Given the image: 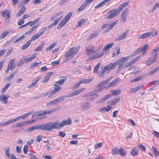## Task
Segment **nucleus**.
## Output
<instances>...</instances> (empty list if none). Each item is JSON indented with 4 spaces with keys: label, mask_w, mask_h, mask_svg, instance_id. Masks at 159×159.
Wrapping results in <instances>:
<instances>
[{
    "label": "nucleus",
    "mask_w": 159,
    "mask_h": 159,
    "mask_svg": "<svg viewBox=\"0 0 159 159\" xmlns=\"http://www.w3.org/2000/svg\"><path fill=\"white\" fill-rule=\"evenodd\" d=\"M87 5L85 3H83L80 6V7L79 8L78 10V11H83Z\"/></svg>",
    "instance_id": "nucleus-52"
},
{
    "label": "nucleus",
    "mask_w": 159,
    "mask_h": 159,
    "mask_svg": "<svg viewBox=\"0 0 159 159\" xmlns=\"http://www.w3.org/2000/svg\"><path fill=\"white\" fill-rule=\"evenodd\" d=\"M35 114H36L37 116L44 115L43 111H40L38 112H35Z\"/></svg>",
    "instance_id": "nucleus-64"
},
{
    "label": "nucleus",
    "mask_w": 159,
    "mask_h": 159,
    "mask_svg": "<svg viewBox=\"0 0 159 159\" xmlns=\"http://www.w3.org/2000/svg\"><path fill=\"white\" fill-rule=\"evenodd\" d=\"M28 155L29 156V158L30 159H39L37 158L33 153H30L28 154Z\"/></svg>",
    "instance_id": "nucleus-62"
},
{
    "label": "nucleus",
    "mask_w": 159,
    "mask_h": 159,
    "mask_svg": "<svg viewBox=\"0 0 159 159\" xmlns=\"http://www.w3.org/2000/svg\"><path fill=\"white\" fill-rule=\"evenodd\" d=\"M71 123L70 118H68L67 120H64L61 123H58L57 121L54 122H47L39 125L40 130H47L48 131H51L53 129H59L65 125H70Z\"/></svg>",
    "instance_id": "nucleus-1"
},
{
    "label": "nucleus",
    "mask_w": 159,
    "mask_h": 159,
    "mask_svg": "<svg viewBox=\"0 0 159 159\" xmlns=\"http://www.w3.org/2000/svg\"><path fill=\"white\" fill-rule=\"evenodd\" d=\"M25 57H23L22 58L19 63L17 64V66L18 67H20L24 64V62H25Z\"/></svg>",
    "instance_id": "nucleus-45"
},
{
    "label": "nucleus",
    "mask_w": 159,
    "mask_h": 159,
    "mask_svg": "<svg viewBox=\"0 0 159 159\" xmlns=\"http://www.w3.org/2000/svg\"><path fill=\"white\" fill-rule=\"evenodd\" d=\"M118 21V20H117L114 21L112 24L110 25L107 28L106 31H105L104 32L106 33L109 31L114 26H115L117 24Z\"/></svg>",
    "instance_id": "nucleus-16"
},
{
    "label": "nucleus",
    "mask_w": 159,
    "mask_h": 159,
    "mask_svg": "<svg viewBox=\"0 0 159 159\" xmlns=\"http://www.w3.org/2000/svg\"><path fill=\"white\" fill-rule=\"evenodd\" d=\"M148 44H145L143 47H141L138 48L135 52L134 53L136 54H137L139 53L140 52L143 51V55L145 54V52L148 48Z\"/></svg>",
    "instance_id": "nucleus-9"
},
{
    "label": "nucleus",
    "mask_w": 159,
    "mask_h": 159,
    "mask_svg": "<svg viewBox=\"0 0 159 159\" xmlns=\"http://www.w3.org/2000/svg\"><path fill=\"white\" fill-rule=\"evenodd\" d=\"M21 119V116H20L17 117L16 118L14 119H10V121L11 122V123H14V122H15L16 121H17L18 120H19L20 119Z\"/></svg>",
    "instance_id": "nucleus-55"
},
{
    "label": "nucleus",
    "mask_w": 159,
    "mask_h": 159,
    "mask_svg": "<svg viewBox=\"0 0 159 159\" xmlns=\"http://www.w3.org/2000/svg\"><path fill=\"white\" fill-rule=\"evenodd\" d=\"M157 33V30L154 31V32L145 33L139 35L138 38L139 39H146L149 36L153 37L156 35Z\"/></svg>",
    "instance_id": "nucleus-6"
},
{
    "label": "nucleus",
    "mask_w": 159,
    "mask_h": 159,
    "mask_svg": "<svg viewBox=\"0 0 159 159\" xmlns=\"http://www.w3.org/2000/svg\"><path fill=\"white\" fill-rule=\"evenodd\" d=\"M41 77L35 78L34 80L32 81L31 84L28 85V88H31L34 86L38 81L41 79Z\"/></svg>",
    "instance_id": "nucleus-15"
},
{
    "label": "nucleus",
    "mask_w": 159,
    "mask_h": 159,
    "mask_svg": "<svg viewBox=\"0 0 159 159\" xmlns=\"http://www.w3.org/2000/svg\"><path fill=\"white\" fill-rule=\"evenodd\" d=\"M111 79V78H109L105 80L102 81L99 84V85H103L104 84H106L109 82Z\"/></svg>",
    "instance_id": "nucleus-47"
},
{
    "label": "nucleus",
    "mask_w": 159,
    "mask_h": 159,
    "mask_svg": "<svg viewBox=\"0 0 159 159\" xmlns=\"http://www.w3.org/2000/svg\"><path fill=\"white\" fill-rule=\"evenodd\" d=\"M25 37V35H22L20 37H19L14 42V43H17V42L21 41Z\"/></svg>",
    "instance_id": "nucleus-53"
},
{
    "label": "nucleus",
    "mask_w": 159,
    "mask_h": 159,
    "mask_svg": "<svg viewBox=\"0 0 159 159\" xmlns=\"http://www.w3.org/2000/svg\"><path fill=\"white\" fill-rule=\"evenodd\" d=\"M125 63L124 60H123L122 58L118 59L117 61H116L113 63H110L108 65L105 66L101 72L100 76H101L102 74L106 72L108 73L110 70H114L116 67L117 65H118L119 68L121 67Z\"/></svg>",
    "instance_id": "nucleus-2"
},
{
    "label": "nucleus",
    "mask_w": 159,
    "mask_h": 159,
    "mask_svg": "<svg viewBox=\"0 0 159 159\" xmlns=\"http://www.w3.org/2000/svg\"><path fill=\"white\" fill-rule=\"evenodd\" d=\"M40 19V17H39L38 18H37L36 19L33 21H30L28 22L29 23L28 25H30V27H31L34 24L36 23Z\"/></svg>",
    "instance_id": "nucleus-32"
},
{
    "label": "nucleus",
    "mask_w": 159,
    "mask_h": 159,
    "mask_svg": "<svg viewBox=\"0 0 159 159\" xmlns=\"http://www.w3.org/2000/svg\"><path fill=\"white\" fill-rule=\"evenodd\" d=\"M128 30L124 32L123 34H121L120 35L115 39L116 41H120L123 39H125L128 34Z\"/></svg>",
    "instance_id": "nucleus-12"
},
{
    "label": "nucleus",
    "mask_w": 159,
    "mask_h": 159,
    "mask_svg": "<svg viewBox=\"0 0 159 159\" xmlns=\"http://www.w3.org/2000/svg\"><path fill=\"white\" fill-rule=\"evenodd\" d=\"M157 58V54H155L151 57L146 62V64L148 66H150L152 63L155 62V60Z\"/></svg>",
    "instance_id": "nucleus-10"
},
{
    "label": "nucleus",
    "mask_w": 159,
    "mask_h": 159,
    "mask_svg": "<svg viewBox=\"0 0 159 159\" xmlns=\"http://www.w3.org/2000/svg\"><path fill=\"white\" fill-rule=\"evenodd\" d=\"M27 125V124H26V121H25L16 124V127H21L23 126H26Z\"/></svg>",
    "instance_id": "nucleus-41"
},
{
    "label": "nucleus",
    "mask_w": 159,
    "mask_h": 159,
    "mask_svg": "<svg viewBox=\"0 0 159 159\" xmlns=\"http://www.w3.org/2000/svg\"><path fill=\"white\" fill-rule=\"evenodd\" d=\"M61 89V86L58 85L56 84H55L54 85V89L57 93L59 92Z\"/></svg>",
    "instance_id": "nucleus-44"
},
{
    "label": "nucleus",
    "mask_w": 159,
    "mask_h": 159,
    "mask_svg": "<svg viewBox=\"0 0 159 159\" xmlns=\"http://www.w3.org/2000/svg\"><path fill=\"white\" fill-rule=\"evenodd\" d=\"M128 9L126 8L121 13V20L122 22H125L126 20V18L128 12Z\"/></svg>",
    "instance_id": "nucleus-11"
},
{
    "label": "nucleus",
    "mask_w": 159,
    "mask_h": 159,
    "mask_svg": "<svg viewBox=\"0 0 159 159\" xmlns=\"http://www.w3.org/2000/svg\"><path fill=\"white\" fill-rule=\"evenodd\" d=\"M80 48L79 46L70 48L69 50L66 53L65 56L66 58L64 61L66 62L71 59L74 55L77 54Z\"/></svg>",
    "instance_id": "nucleus-3"
},
{
    "label": "nucleus",
    "mask_w": 159,
    "mask_h": 159,
    "mask_svg": "<svg viewBox=\"0 0 159 159\" xmlns=\"http://www.w3.org/2000/svg\"><path fill=\"white\" fill-rule=\"evenodd\" d=\"M119 153L121 157H123L126 154V152L123 148H120L119 149Z\"/></svg>",
    "instance_id": "nucleus-36"
},
{
    "label": "nucleus",
    "mask_w": 159,
    "mask_h": 159,
    "mask_svg": "<svg viewBox=\"0 0 159 159\" xmlns=\"http://www.w3.org/2000/svg\"><path fill=\"white\" fill-rule=\"evenodd\" d=\"M114 43H109L104 47V48L102 49V52L100 53L99 55H97L94 57L93 59H97L102 57L103 55L107 54L108 52V51L111 48Z\"/></svg>",
    "instance_id": "nucleus-5"
},
{
    "label": "nucleus",
    "mask_w": 159,
    "mask_h": 159,
    "mask_svg": "<svg viewBox=\"0 0 159 159\" xmlns=\"http://www.w3.org/2000/svg\"><path fill=\"white\" fill-rule=\"evenodd\" d=\"M10 148H8L7 149L5 150V154L7 157H9L11 155L10 152Z\"/></svg>",
    "instance_id": "nucleus-61"
},
{
    "label": "nucleus",
    "mask_w": 159,
    "mask_h": 159,
    "mask_svg": "<svg viewBox=\"0 0 159 159\" xmlns=\"http://www.w3.org/2000/svg\"><path fill=\"white\" fill-rule=\"evenodd\" d=\"M45 43L43 42H42V43L38 47L36 48L34 50V52H35L36 51H41L42 48L44 46Z\"/></svg>",
    "instance_id": "nucleus-34"
},
{
    "label": "nucleus",
    "mask_w": 159,
    "mask_h": 159,
    "mask_svg": "<svg viewBox=\"0 0 159 159\" xmlns=\"http://www.w3.org/2000/svg\"><path fill=\"white\" fill-rule=\"evenodd\" d=\"M119 81V78L115 79L108 85V87H113L116 85L117 83Z\"/></svg>",
    "instance_id": "nucleus-31"
},
{
    "label": "nucleus",
    "mask_w": 159,
    "mask_h": 159,
    "mask_svg": "<svg viewBox=\"0 0 159 159\" xmlns=\"http://www.w3.org/2000/svg\"><path fill=\"white\" fill-rule=\"evenodd\" d=\"M138 149L137 147H135L132 148L130 152L131 155L132 156H137L138 154Z\"/></svg>",
    "instance_id": "nucleus-23"
},
{
    "label": "nucleus",
    "mask_w": 159,
    "mask_h": 159,
    "mask_svg": "<svg viewBox=\"0 0 159 159\" xmlns=\"http://www.w3.org/2000/svg\"><path fill=\"white\" fill-rule=\"evenodd\" d=\"M87 22L84 19H80L78 22V25L76 26L77 27H80L82 25H84Z\"/></svg>",
    "instance_id": "nucleus-38"
},
{
    "label": "nucleus",
    "mask_w": 159,
    "mask_h": 159,
    "mask_svg": "<svg viewBox=\"0 0 159 159\" xmlns=\"http://www.w3.org/2000/svg\"><path fill=\"white\" fill-rule=\"evenodd\" d=\"M141 57V55L138 56L136 58L131 60L129 62L126 64V67L128 68L131 66L132 65L135 63L139 60Z\"/></svg>",
    "instance_id": "nucleus-14"
},
{
    "label": "nucleus",
    "mask_w": 159,
    "mask_h": 159,
    "mask_svg": "<svg viewBox=\"0 0 159 159\" xmlns=\"http://www.w3.org/2000/svg\"><path fill=\"white\" fill-rule=\"evenodd\" d=\"M9 34L8 31H7L2 33L0 35V39H3L5 38Z\"/></svg>",
    "instance_id": "nucleus-49"
},
{
    "label": "nucleus",
    "mask_w": 159,
    "mask_h": 159,
    "mask_svg": "<svg viewBox=\"0 0 159 159\" xmlns=\"http://www.w3.org/2000/svg\"><path fill=\"white\" fill-rule=\"evenodd\" d=\"M90 103L86 102L82 103L80 105V107L81 110L86 111L88 110L90 108Z\"/></svg>",
    "instance_id": "nucleus-13"
},
{
    "label": "nucleus",
    "mask_w": 159,
    "mask_h": 159,
    "mask_svg": "<svg viewBox=\"0 0 159 159\" xmlns=\"http://www.w3.org/2000/svg\"><path fill=\"white\" fill-rule=\"evenodd\" d=\"M11 124V123L9 120H7L5 122L0 123V126L3 127L7 126Z\"/></svg>",
    "instance_id": "nucleus-46"
},
{
    "label": "nucleus",
    "mask_w": 159,
    "mask_h": 159,
    "mask_svg": "<svg viewBox=\"0 0 159 159\" xmlns=\"http://www.w3.org/2000/svg\"><path fill=\"white\" fill-rule=\"evenodd\" d=\"M61 79H60L59 81H56L55 83L62 85L67 79L66 77L65 76L61 77Z\"/></svg>",
    "instance_id": "nucleus-27"
},
{
    "label": "nucleus",
    "mask_w": 159,
    "mask_h": 159,
    "mask_svg": "<svg viewBox=\"0 0 159 159\" xmlns=\"http://www.w3.org/2000/svg\"><path fill=\"white\" fill-rule=\"evenodd\" d=\"M85 89V88L79 89L76 91H74V93L75 94V96L78 95L80 93L84 91Z\"/></svg>",
    "instance_id": "nucleus-39"
},
{
    "label": "nucleus",
    "mask_w": 159,
    "mask_h": 159,
    "mask_svg": "<svg viewBox=\"0 0 159 159\" xmlns=\"http://www.w3.org/2000/svg\"><path fill=\"white\" fill-rule=\"evenodd\" d=\"M9 98V95H6L5 94L1 95V101L2 103L6 104L7 102V99Z\"/></svg>",
    "instance_id": "nucleus-19"
},
{
    "label": "nucleus",
    "mask_w": 159,
    "mask_h": 159,
    "mask_svg": "<svg viewBox=\"0 0 159 159\" xmlns=\"http://www.w3.org/2000/svg\"><path fill=\"white\" fill-rule=\"evenodd\" d=\"M53 73L52 72H50L47 73L46 75L45 76L43 82L45 83H47L50 77L52 75Z\"/></svg>",
    "instance_id": "nucleus-25"
},
{
    "label": "nucleus",
    "mask_w": 159,
    "mask_h": 159,
    "mask_svg": "<svg viewBox=\"0 0 159 159\" xmlns=\"http://www.w3.org/2000/svg\"><path fill=\"white\" fill-rule=\"evenodd\" d=\"M15 61V58L11 59L8 65L7 66H9V67L11 70H13L15 67V65H13Z\"/></svg>",
    "instance_id": "nucleus-24"
},
{
    "label": "nucleus",
    "mask_w": 159,
    "mask_h": 159,
    "mask_svg": "<svg viewBox=\"0 0 159 159\" xmlns=\"http://www.w3.org/2000/svg\"><path fill=\"white\" fill-rule=\"evenodd\" d=\"M72 14V13L71 12H69L68 14L66 15L65 17L64 18V19L67 22L70 19V18Z\"/></svg>",
    "instance_id": "nucleus-48"
},
{
    "label": "nucleus",
    "mask_w": 159,
    "mask_h": 159,
    "mask_svg": "<svg viewBox=\"0 0 159 159\" xmlns=\"http://www.w3.org/2000/svg\"><path fill=\"white\" fill-rule=\"evenodd\" d=\"M67 21H66L64 19L62 20L60 23L58 25L57 27V28L58 30L61 29L62 27L64 26L66 24Z\"/></svg>",
    "instance_id": "nucleus-29"
},
{
    "label": "nucleus",
    "mask_w": 159,
    "mask_h": 159,
    "mask_svg": "<svg viewBox=\"0 0 159 159\" xmlns=\"http://www.w3.org/2000/svg\"><path fill=\"white\" fill-rule=\"evenodd\" d=\"M93 79L91 78L89 79H83L80 80L78 83H75L73 87V88L76 89L78 88L80 85L81 83L86 84L91 82L93 80Z\"/></svg>",
    "instance_id": "nucleus-7"
},
{
    "label": "nucleus",
    "mask_w": 159,
    "mask_h": 159,
    "mask_svg": "<svg viewBox=\"0 0 159 159\" xmlns=\"http://www.w3.org/2000/svg\"><path fill=\"white\" fill-rule=\"evenodd\" d=\"M159 70V67H156L152 70H150L148 73V75H152L154 74L156 72L158 71Z\"/></svg>",
    "instance_id": "nucleus-33"
},
{
    "label": "nucleus",
    "mask_w": 159,
    "mask_h": 159,
    "mask_svg": "<svg viewBox=\"0 0 159 159\" xmlns=\"http://www.w3.org/2000/svg\"><path fill=\"white\" fill-rule=\"evenodd\" d=\"M2 15L3 17H5L6 15L7 17L9 18L10 17V11L8 10L3 11L2 12Z\"/></svg>",
    "instance_id": "nucleus-37"
},
{
    "label": "nucleus",
    "mask_w": 159,
    "mask_h": 159,
    "mask_svg": "<svg viewBox=\"0 0 159 159\" xmlns=\"http://www.w3.org/2000/svg\"><path fill=\"white\" fill-rule=\"evenodd\" d=\"M134 56V55H129L127 57H122V58L123 60H124V61L125 62L126 61L132 58Z\"/></svg>",
    "instance_id": "nucleus-57"
},
{
    "label": "nucleus",
    "mask_w": 159,
    "mask_h": 159,
    "mask_svg": "<svg viewBox=\"0 0 159 159\" xmlns=\"http://www.w3.org/2000/svg\"><path fill=\"white\" fill-rule=\"evenodd\" d=\"M98 34V32L97 31H95L94 32L93 34H92L90 35L89 36L88 39L89 40L95 37Z\"/></svg>",
    "instance_id": "nucleus-50"
},
{
    "label": "nucleus",
    "mask_w": 159,
    "mask_h": 159,
    "mask_svg": "<svg viewBox=\"0 0 159 159\" xmlns=\"http://www.w3.org/2000/svg\"><path fill=\"white\" fill-rule=\"evenodd\" d=\"M137 147L143 152H145L146 151L145 147L142 144L138 145Z\"/></svg>",
    "instance_id": "nucleus-54"
},
{
    "label": "nucleus",
    "mask_w": 159,
    "mask_h": 159,
    "mask_svg": "<svg viewBox=\"0 0 159 159\" xmlns=\"http://www.w3.org/2000/svg\"><path fill=\"white\" fill-rule=\"evenodd\" d=\"M152 149L154 155L156 156H158L159 155V153L156 148L153 146H152Z\"/></svg>",
    "instance_id": "nucleus-60"
},
{
    "label": "nucleus",
    "mask_w": 159,
    "mask_h": 159,
    "mask_svg": "<svg viewBox=\"0 0 159 159\" xmlns=\"http://www.w3.org/2000/svg\"><path fill=\"white\" fill-rule=\"evenodd\" d=\"M111 94L113 95H118L120 92V90H111Z\"/></svg>",
    "instance_id": "nucleus-56"
},
{
    "label": "nucleus",
    "mask_w": 159,
    "mask_h": 159,
    "mask_svg": "<svg viewBox=\"0 0 159 159\" xmlns=\"http://www.w3.org/2000/svg\"><path fill=\"white\" fill-rule=\"evenodd\" d=\"M62 16H61L58 18L55 19L54 20V22L52 23L50 25L48 26V28H50L56 25L58 22L62 19Z\"/></svg>",
    "instance_id": "nucleus-18"
},
{
    "label": "nucleus",
    "mask_w": 159,
    "mask_h": 159,
    "mask_svg": "<svg viewBox=\"0 0 159 159\" xmlns=\"http://www.w3.org/2000/svg\"><path fill=\"white\" fill-rule=\"evenodd\" d=\"M60 107H57L56 108H54L49 111H43L44 115L46 114H50L53 113L57 110H59L61 109Z\"/></svg>",
    "instance_id": "nucleus-20"
},
{
    "label": "nucleus",
    "mask_w": 159,
    "mask_h": 159,
    "mask_svg": "<svg viewBox=\"0 0 159 159\" xmlns=\"http://www.w3.org/2000/svg\"><path fill=\"white\" fill-rule=\"evenodd\" d=\"M34 112V111H31L30 112L25 114L22 116L21 115V119H25L26 117H28L29 115L33 113Z\"/></svg>",
    "instance_id": "nucleus-35"
},
{
    "label": "nucleus",
    "mask_w": 159,
    "mask_h": 159,
    "mask_svg": "<svg viewBox=\"0 0 159 159\" xmlns=\"http://www.w3.org/2000/svg\"><path fill=\"white\" fill-rule=\"evenodd\" d=\"M64 98V97L61 96L60 97H59L56 99H54V101L55 104L56 103H58L60 102L63 101Z\"/></svg>",
    "instance_id": "nucleus-42"
},
{
    "label": "nucleus",
    "mask_w": 159,
    "mask_h": 159,
    "mask_svg": "<svg viewBox=\"0 0 159 159\" xmlns=\"http://www.w3.org/2000/svg\"><path fill=\"white\" fill-rule=\"evenodd\" d=\"M26 10V8L24 6H22L20 9V10L17 12L16 15V17H18L24 13L25 11Z\"/></svg>",
    "instance_id": "nucleus-17"
},
{
    "label": "nucleus",
    "mask_w": 159,
    "mask_h": 159,
    "mask_svg": "<svg viewBox=\"0 0 159 159\" xmlns=\"http://www.w3.org/2000/svg\"><path fill=\"white\" fill-rule=\"evenodd\" d=\"M119 149L117 148H114L112 149L111 153L112 155H114L119 153Z\"/></svg>",
    "instance_id": "nucleus-51"
},
{
    "label": "nucleus",
    "mask_w": 159,
    "mask_h": 159,
    "mask_svg": "<svg viewBox=\"0 0 159 159\" xmlns=\"http://www.w3.org/2000/svg\"><path fill=\"white\" fill-rule=\"evenodd\" d=\"M57 42L55 41L53 42L52 44L50 45L48 47L45 49V51L48 52L50 51L52 49L54 48L57 44Z\"/></svg>",
    "instance_id": "nucleus-22"
},
{
    "label": "nucleus",
    "mask_w": 159,
    "mask_h": 159,
    "mask_svg": "<svg viewBox=\"0 0 159 159\" xmlns=\"http://www.w3.org/2000/svg\"><path fill=\"white\" fill-rule=\"evenodd\" d=\"M100 66L101 63H98L94 68V72H97Z\"/></svg>",
    "instance_id": "nucleus-63"
},
{
    "label": "nucleus",
    "mask_w": 159,
    "mask_h": 159,
    "mask_svg": "<svg viewBox=\"0 0 159 159\" xmlns=\"http://www.w3.org/2000/svg\"><path fill=\"white\" fill-rule=\"evenodd\" d=\"M39 125H34L29 128L28 129V132L29 133L32 132L33 131L36 130H40Z\"/></svg>",
    "instance_id": "nucleus-28"
},
{
    "label": "nucleus",
    "mask_w": 159,
    "mask_h": 159,
    "mask_svg": "<svg viewBox=\"0 0 159 159\" xmlns=\"http://www.w3.org/2000/svg\"><path fill=\"white\" fill-rule=\"evenodd\" d=\"M111 109V107L109 105H108L107 107H102L100 108L99 110L101 112H103L104 111H109Z\"/></svg>",
    "instance_id": "nucleus-21"
},
{
    "label": "nucleus",
    "mask_w": 159,
    "mask_h": 159,
    "mask_svg": "<svg viewBox=\"0 0 159 159\" xmlns=\"http://www.w3.org/2000/svg\"><path fill=\"white\" fill-rule=\"evenodd\" d=\"M142 76H139L134 79H133L132 80H131L130 81V82H137V81H138L142 79Z\"/></svg>",
    "instance_id": "nucleus-59"
},
{
    "label": "nucleus",
    "mask_w": 159,
    "mask_h": 159,
    "mask_svg": "<svg viewBox=\"0 0 159 159\" xmlns=\"http://www.w3.org/2000/svg\"><path fill=\"white\" fill-rule=\"evenodd\" d=\"M11 83H8L7 84L5 87L4 88H3L2 89V93H4L5 91L7 90V89L9 88V86L11 85Z\"/></svg>",
    "instance_id": "nucleus-58"
},
{
    "label": "nucleus",
    "mask_w": 159,
    "mask_h": 159,
    "mask_svg": "<svg viewBox=\"0 0 159 159\" xmlns=\"http://www.w3.org/2000/svg\"><path fill=\"white\" fill-rule=\"evenodd\" d=\"M31 42L30 40L28 41L25 44H24L22 48V50H25L30 45Z\"/></svg>",
    "instance_id": "nucleus-40"
},
{
    "label": "nucleus",
    "mask_w": 159,
    "mask_h": 159,
    "mask_svg": "<svg viewBox=\"0 0 159 159\" xmlns=\"http://www.w3.org/2000/svg\"><path fill=\"white\" fill-rule=\"evenodd\" d=\"M120 98H116L114 99L112 101H111L110 104L111 106H113L115 105L119 101Z\"/></svg>",
    "instance_id": "nucleus-43"
},
{
    "label": "nucleus",
    "mask_w": 159,
    "mask_h": 159,
    "mask_svg": "<svg viewBox=\"0 0 159 159\" xmlns=\"http://www.w3.org/2000/svg\"><path fill=\"white\" fill-rule=\"evenodd\" d=\"M41 35V34H40L39 33H37L32 36L30 40L32 42V41H34L38 39Z\"/></svg>",
    "instance_id": "nucleus-30"
},
{
    "label": "nucleus",
    "mask_w": 159,
    "mask_h": 159,
    "mask_svg": "<svg viewBox=\"0 0 159 159\" xmlns=\"http://www.w3.org/2000/svg\"><path fill=\"white\" fill-rule=\"evenodd\" d=\"M143 86L140 85L135 88L131 89L130 90V93H134L138 90H140L142 87Z\"/></svg>",
    "instance_id": "nucleus-26"
},
{
    "label": "nucleus",
    "mask_w": 159,
    "mask_h": 159,
    "mask_svg": "<svg viewBox=\"0 0 159 159\" xmlns=\"http://www.w3.org/2000/svg\"><path fill=\"white\" fill-rule=\"evenodd\" d=\"M118 10L116 9L108 12L109 15L107 17V19H111L117 16L120 13Z\"/></svg>",
    "instance_id": "nucleus-8"
},
{
    "label": "nucleus",
    "mask_w": 159,
    "mask_h": 159,
    "mask_svg": "<svg viewBox=\"0 0 159 159\" xmlns=\"http://www.w3.org/2000/svg\"><path fill=\"white\" fill-rule=\"evenodd\" d=\"M100 51L98 49H96L95 48L93 45H90L87 47L85 51V53L88 56H92L90 57L91 60H93L96 59H93L94 57L97 55H99Z\"/></svg>",
    "instance_id": "nucleus-4"
}]
</instances>
